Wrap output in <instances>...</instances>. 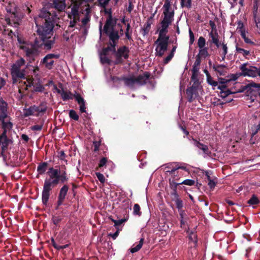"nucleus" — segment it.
Segmentation results:
<instances>
[{
    "instance_id": "1",
    "label": "nucleus",
    "mask_w": 260,
    "mask_h": 260,
    "mask_svg": "<svg viewBox=\"0 0 260 260\" xmlns=\"http://www.w3.org/2000/svg\"><path fill=\"white\" fill-rule=\"evenodd\" d=\"M58 19L59 18L55 11L40 12L39 18L36 22L38 37L35 39L38 41L40 50L43 49L49 51L53 48L56 39L55 36L53 37V29Z\"/></svg>"
},
{
    "instance_id": "2",
    "label": "nucleus",
    "mask_w": 260,
    "mask_h": 260,
    "mask_svg": "<svg viewBox=\"0 0 260 260\" xmlns=\"http://www.w3.org/2000/svg\"><path fill=\"white\" fill-rule=\"evenodd\" d=\"M58 173L60 170L53 167L50 168L47 172L49 178L45 180L42 193V201L44 205L47 204L51 190L60 182Z\"/></svg>"
},
{
    "instance_id": "3",
    "label": "nucleus",
    "mask_w": 260,
    "mask_h": 260,
    "mask_svg": "<svg viewBox=\"0 0 260 260\" xmlns=\"http://www.w3.org/2000/svg\"><path fill=\"white\" fill-rule=\"evenodd\" d=\"M17 41L20 44L19 48L25 52V56L29 62L34 61L36 57L38 56L41 52L38 47V41L35 40L33 43L28 42L19 36H17Z\"/></svg>"
},
{
    "instance_id": "4",
    "label": "nucleus",
    "mask_w": 260,
    "mask_h": 260,
    "mask_svg": "<svg viewBox=\"0 0 260 260\" xmlns=\"http://www.w3.org/2000/svg\"><path fill=\"white\" fill-rule=\"evenodd\" d=\"M240 73H237L236 74H231L227 76L226 78H218L219 85L217 89L220 90V96L222 99H225L229 95L232 94L233 92L228 88V83L231 81H235L240 76L244 75V64L240 66Z\"/></svg>"
},
{
    "instance_id": "5",
    "label": "nucleus",
    "mask_w": 260,
    "mask_h": 260,
    "mask_svg": "<svg viewBox=\"0 0 260 260\" xmlns=\"http://www.w3.org/2000/svg\"><path fill=\"white\" fill-rule=\"evenodd\" d=\"M151 74L148 72H145L142 74L139 75L137 77L132 75L128 77L123 76L122 81L126 86L129 88H134L135 84L139 86L145 85L149 79Z\"/></svg>"
},
{
    "instance_id": "6",
    "label": "nucleus",
    "mask_w": 260,
    "mask_h": 260,
    "mask_svg": "<svg viewBox=\"0 0 260 260\" xmlns=\"http://www.w3.org/2000/svg\"><path fill=\"white\" fill-rule=\"evenodd\" d=\"M171 2H169L168 1L165 2V4L163 6V14L164 17L160 22V23H163L168 26L171 25L173 21L175 14L174 10H171Z\"/></svg>"
},
{
    "instance_id": "7",
    "label": "nucleus",
    "mask_w": 260,
    "mask_h": 260,
    "mask_svg": "<svg viewBox=\"0 0 260 260\" xmlns=\"http://www.w3.org/2000/svg\"><path fill=\"white\" fill-rule=\"evenodd\" d=\"M6 10L10 15V17L6 18V21L9 23L10 21L16 23L19 20L18 13V7L17 5L13 1H9L7 6L6 7Z\"/></svg>"
},
{
    "instance_id": "8",
    "label": "nucleus",
    "mask_w": 260,
    "mask_h": 260,
    "mask_svg": "<svg viewBox=\"0 0 260 260\" xmlns=\"http://www.w3.org/2000/svg\"><path fill=\"white\" fill-rule=\"evenodd\" d=\"M129 49L128 47L126 46H122L118 48L114 53L115 60L114 61V64H122L123 62V58L127 59L129 57Z\"/></svg>"
},
{
    "instance_id": "9",
    "label": "nucleus",
    "mask_w": 260,
    "mask_h": 260,
    "mask_svg": "<svg viewBox=\"0 0 260 260\" xmlns=\"http://www.w3.org/2000/svg\"><path fill=\"white\" fill-rule=\"evenodd\" d=\"M106 36L109 37L110 43L109 47H111V50L114 52H115L116 46L117 42L120 39V36L119 35V31L117 30L114 29H108L107 32H104Z\"/></svg>"
},
{
    "instance_id": "10",
    "label": "nucleus",
    "mask_w": 260,
    "mask_h": 260,
    "mask_svg": "<svg viewBox=\"0 0 260 260\" xmlns=\"http://www.w3.org/2000/svg\"><path fill=\"white\" fill-rule=\"evenodd\" d=\"M104 12L105 14H108V17L106 19L103 31L104 32H107L108 29H114V27L116 25L118 19L113 17L112 9L111 8H105Z\"/></svg>"
},
{
    "instance_id": "11",
    "label": "nucleus",
    "mask_w": 260,
    "mask_h": 260,
    "mask_svg": "<svg viewBox=\"0 0 260 260\" xmlns=\"http://www.w3.org/2000/svg\"><path fill=\"white\" fill-rule=\"evenodd\" d=\"M155 44H156L155 48L156 56L162 57L165 52L167 50L169 40H167L166 39L165 40H160L159 41L157 42V39L156 41H155Z\"/></svg>"
},
{
    "instance_id": "12",
    "label": "nucleus",
    "mask_w": 260,
    "mask_h": 260,
    "mask_svg": "<svg viewBox=\"0 0 260 260\" xmlns=\"http://www.w3.org/2000/svg\"><path fill=\"white\" fill-rule=\"evenodd\" d=\"M60 57L58 54L49 53L47 54L41 61V63L44 65L45 67L48 69L51 70L52 69L54 61L52 60L53 58L58 59Z\"/></svg>"
},
{
    "instance_id": "13",
    "label": "nucleus",
    "mask_w": 260,
    "mask_h": 260,
    "mask_svg": "<svg viewBox=\"0 0 260 260\" xmlns=\"http://www.w3.org/2000/svg\"><path fill=\"white\" fill-rule=\"evenodd\" d=\"M247 76L251 77H255L257 76L260 77V70L253 66H248L245 63V76Z\"/></svg>"
},
{
    "instance_id": "14",
    "label": "nucleus",
    "mask_w": 260,
    "mask_h": 260,
    "mask_svg": "<svg viewBox=\"0 0 260 260\" xmlns=\"http://www.w3.org/2000/svg\"><path fill=\"white\" fill-rule=\"evenodd\" d=\"M198 88L191 86L186 89L187 99L188 102L191 103L198 95Z\"/></svg>"
},
{
    "instance_id": "15",
    "label": "nucleus",
    "mask_w": 260,
    "mask_h": 260,
    "mask_svg": "<svg viewBox=\"0 0 260 260\" xmlns=\"http://www.w3.org/2000/svg\"><path fill=\"white\" fill-rule=\"evenodd\" d=\"M11 142L6 134V132H3L2 134L0 135V145H2V153L4 152L7 150L8 146Z\"/></svg>"
},
{
    "instance_id": "16",
    "label": "nucleus",
    "mask_w": 260,
    "mask_h": 260,
    "mask_svg": "<svg viewBox=\"0 0 260 260\" xmlns=\"http://www.w3.org/2000/svg\"><path fill=\"white\" fill-rule=\"evenodd\" d=\"M192 140L194 141V145L199 149L202 150L205 155L210 157L211 156L212 152L209 150L207 145L200 143L199 141H197L194 138H192Z\"/></svg>"
},
{
    "instance_id": "17",
    "label": "nucleus",
    "mask_w": 260,
    "mask_h": 260,
    "mask_svg": "<svg viewBox=\"0 0 260 260\" xmlns=\"http://www.w3.org/2000/svg\"><path fill=\"white\" fill-rule=\"evenodd\" d=\"M161 28L159 31L158 37L157 38V42L159 41L160 40H165L167 39V40H169V36L167 35L168 33V28L169 26L166 25L163 23H160Z\"/></svg>"
},
{
    "instance_id": "18",
    "label": "nucleus",
    "mask_w": 260,
    "mask_h": 260,
    "mask_svg": "<svg viewBox=\"0 0 260 260\" xmlns=\"http://www.w3.org/2000/svg\"><path fill=\"white\" fill-rule=\"evenodd\" d=\"M212 68L219 76H225L227 74L228 68L225 65L213 64Z\"/></svg>"
},
{
    "instance_id": "19",
    "label": "nucleus",
    "mask_w": 260,
    "mask_h": 260,
    "mask_svg": "<svg viewBox=\"0 0 260 260\" xmlns=\"http://www.w3.org/2000/svg\"><path fill=\"white\" fill-rule=\"evenodd\" d=\"M52 5L55 10L62 12L66 7L65 0H53Z\"/></svg>"
},
{
    "instance_id": "20",
    "label": "nucleus",
    "mask_w": 260,
    "mask_h": 260,
    "mask_svg": "<svg viewBox=\"0 0 260 260\" xmlns=\"http://www.w3.org/2000/svg\"><path fill=\"white\" fill-rule=\"evenodd\" d=\"M24 70H21L20 69L17 68H12L11 69V75L12 77L14 78H17L19 79H24L25 74Z\"/></svg>"
},
{
    "instance_id": "21",
    "label": "nucleus",
    "mask_w": 260,
    "mask_h": 260,
    "mask_svg": "<svg viewBox=\"0 0 260 260\" xmlns=\"http://www.w3.org/2000/svg\"><path fill=\"white\" fill-rule=\"evenodd\" d=\"M75 99L77 102L78 104L80 105V111L81 113L86 112V106H85V102L81 96V95L77 93V95L75 96Z\"/></svg>"
},
{
    "instance_id": "22",
    "label": "nucleus",
    "mask_w": 260,
    "mask_h": 260,
    "mask_svg": "<svg viewBox=\"0 0 260 260\" xmlns=\"http://www.w3.org/2000/svg\"><path fill=\"white\" fill-rule=\"evenodd\" d=\"M48 167V163L47 162H42L39 164L37 171L38 173V174L37 176V178H39V175L44 174L46 171Z\"/></svg>"
},
{
    "instance_id": "23",
    "label": "nucleus",
    "mask_w": 260,
    "mask_h": 260,
    "mask_svg": "<svg viewBox=\"0 0 260 260\" xmlns=\"http://www.w3.org/2000/svg\"><path fill=\"white\" fill-rule=\"evenodd\" d=\"M210 36L212 39L211 43L215 44L217 48H219L221 46V44L219 40V36L217 32H215L214 34L211 31L210 33Z\"/></svg>"
},
{
    "instance_id": "24",
    "label": "nucleus",
    "mask_w": 260,
    "mask_h": 260,
    "mask_svg": "<svg viewBox=\"0 0 260 260\" xmlns=\"http://www.w3.org/2000/svg\"><path fill=\"white\" fill-rule=\"evenodd\" d=\"M37 106L34 105L29 107L28 108L23 109V115L25 117L29 116L34 115L35 112H37Z\"/></svg>"
},
{
    "instance_id": "25",
    "label": "nucleus",
    "mask_w": 260,
    "mask_h": 260,
    "mask_svg": "<svg viewBox=\"0 0 260 260\" xmlns=\"http://www.w3.org/2000/svg\"><path fill=\"white\" fill-rule=\"evenodd\" d=\"M186 214L183 210H180L179 212V220L180 221V227L184 228L185 225L187 224V221L188 218L185 217Z\"/></svg>"
},
{
    "instance_id": "26",
    "label": "nucleus",
    "mask_w": 260,
    "mask_h": 260,
    "mask_svg": "<svg viewBox=\"0 0 260 260\" xmlns=\"http://www.w3.org/2000/svg\"><path fill=\"white\" fill-rule=\"evenodd\" d=\"M85 11L86 12L85 17L82 20V23L84 26L89 22L90 19V13L91 12V10L89 5H88V7L85 9Z\"/></svg>"
},
{
    "instance_id": "27",
    "label": "nucleus",
    "mask_w": 260,
    "mask_h": 260,
    "mask_svg": "<svg viewBox=\"0 0 260 260\" xmlns=\"http://www.w3.org/2000/svg\"><path fill=\"white\" fill-rule=\"evenodd\" d=\"M69 189V185L67 184H64L60 189L58 196L65 199L68 192Z\"/></svg>"
},
{
    "instance_id": "28",
    "label": "nucleus",
    "mask_w": 260,
    "mask_h": 260,
    "mask_svg": "<svg viewBox=\"0 0 260 260\" xmlns=\"http://www.w3.org/2000/svg\"><path fill=\"white\" fill-rule=\"evenodd\" d=\"M178 178H175V177L173 179H169V184L172 190L177 189V187L179 185L181 184V182H179Z\"/></svg>"
},
{
    "instance_id": "29",
    "label": "nucleus",
    "mask_w": 260,
    "mask_h": 260,
    "mask_svg": "<svg viewBox=\"0 0 260 260\" xmlns=\"http://www.w3.org/2000/svg\"><path fill=\"white\" fill-rule=\"evenodd\" d=\"M62 92V95L61 96V99L63 101H67L70 100H72L73 98H75V96L77 94H73L71 91H66Z\"/></svg>"
},
{
    "instance_id": "30",
    "label": "nucleus",
    "mask_w": 260,
    "mask_h": 260,
    "mask_svg": "<svg viewBox=\"0 0 260 260\" xmlns=\"http://www.w3.org/2000/svg\"><path fill=\"white\" fill-rule=\"evenodd\" d=\"M187 233H188V239L189 242L194 243V244H197L198 243L197 235L196 233L193 231L189 232V228L187 231Z\"/></svg>"
},
{
    "instance_id": "31",
    "label": "nucleus",
    "mask_w": 260,
    "mask_h": 260,
    "mask_svg": "<svg viewBox=\"0 0 260 260\" xmlns=\"http://www.w3.org/2000/svg\"><path fill=\"white\" fill-rule=\"evenodd\" d=\"M144 239L143 238H141L139 242V244L136 246L132 247L130 249V251L133 253L138 251L142 248L144 243Z\"/></svg>"
},
{
    "instance_id": "32",
    "label": "nucleus",
    "mask_w": 260,
    "mask_h": 260,
    "mask_svg": "<svg viewBox=\"0 0 260 260\" xmlns=\"http://www.w3.org/2000/svg\"><path fill=\"white\" fill-rule=\"evenodd\" d=\"M2 128L3 129V132H6V134L7 133V130L11 129L13 127V123L12 122L9 121H3L2 122Z\"/></svg>"
},
{
    "instance_id": "33",
    "label": "nucleus",
    "mask_w": 260,
    "mask_h": 260,
    "mask_svg": "<svg viewBox=\"0 0 260 260\" xmlns=\"http://www.w3.org/2000/svg\"><path fill=\"white\" fill-rule=\"evenodd\" d=\"M128 215H126V217H124L123 218H122L119 220H115L113 219H111V221L114 223V226L117 229H118L117 228L118 226L121 225L123 223L125 222L128 220Z\"/></svg>"
},
{
    "instance_id": "34",
    "label": "nucleus",
    "mask_w": 260,
    "mask_h": 260,
    "mask_svg": "<svg viewBox=\"0 0 260 260\" xmlns=\"http://www.w3.org/2000/svg\"><path fill=\"white\" fill-rule=\"evenodd\" d=\"M236 31L240 34L242 38L244 39V23L241 21L238 22Z\"/></svg>"
},
{
    "instance_id": "35",
    "label": "nucleus",
    "mask_w": 260,
    "mask_h": 260,
    "mask_svg": "<svg viewBox=\"0 0 260 260\" xmlns=\"http://www.w3.org/2000/svg\"><path fill=\"white\" fill-rule=\"evenodd\" d=\"M44 122H45V120L44 119H42L40 122V124H36V125H34L33 126H32L31 127V129L33 131H40L42 130V128H43V126L44 124Z\"/></svg>"
},
{
    "instance_id": "36",
    "label": "nucleus",
    "mask_w": 260,
    "mask_h": 260,
    "mask_svg": "<svg viewBox=\"0 0 260 260\" xmlns=\"http://www.w3.org/2000/svg\"><path fill=\"white\" fill-rule=\"evenodd\" d=\"M198 76V75L192 74L191 77V80L193 82V84L192 86H194V87L199 88L200 82Z\"/></svg>"
},
{
    "instance_id": "37",
    "label": "nucleus",
    "mask_w": 260,
    "mask_h": 260,
    "mask_svg": "<svg viewBox=\"0 0 260 260\" xmlns=\"http://www.w3.org/2000/svg\"><path fill=\"white\" fill-rule=\"evenodd\" d=\"M72 17H80L78 10L71 8V11L68 13V17L72 19Z\"/></svg>"
},
{
    "instance_id": "38",
    "label": "nucleus",
    "mask_w": 260,
    "mask_h": 260,
    "mask_svg": "<svg viewBox=\"0 0 260 260\" xmlns=\"http://www.w3.org/2000/svg\"><path fill=\"white\" fill-rule=\"evenodd\" d=\"M26 81L27 83L26 82L23 83L25 85V87L24 88L25 90H28L29 87L34 85V78L32 77L27 78Z\"/></svg>"
},
{
    "instance_id": "39",
    "label": "nucleus",
    "mask_w": 260,
    "mask_h": 260,
    "mask_svg": "<svg viewBox=\"0 0 260 260\" xmlns=\"http://www.w3.org/2000/svg\"><path fill=\"white\" fill-rule=\"evenodd\" d=\"M133 214L135 215L140 216L142 215L141 208L139 204H135L133 207Z\"/></svg>"
},
{
    "instance_id": "40",
    "label": "nucleus",
    "mask_w": 260,
    "mask_h": 260,
    "mask_svg": "<svg viewBox=\"0 0 260 260\" xmlns=\"http://www.w3.org/2000/svg\"><path fill=\"white\" fill-rule=\"evenodd\" d=\"M25 60L23 58H21L20 59L17 60L15 63L13 64L12 68H17L18 69H20L21 67L25 64Z\"/></svg>"
},
{
    "instance_id": "41",
    "label": "nucleus",
    "mask_w": 260,
    "mask_h": 260,
    "mask_svg": "<svg viewBox=\"0 0 260 260\" xmlns=\"http://www.w3.org/2000/svg\"><path fill=\"white\" fill-rule=\"evenodd\" d=\"M69 117L71 119H73L75 121H78L79 119V115L74 110H71L69 111Z\"/></svg>"
},
{
    "instance_id": "42",
    "label": "nucleus",
    "mask_w": 260,
    "mask_h": 260,
    "mask_svg": "<svg viewBox=\"0 0 260 260\" xmlns=\"http://www.w3.org/2000/svg\"><path fill=\"white\" fill-rule=\"evenodd\" d=\"M8 104L3 99L0 100V113L4 111H7Z\"/></svg>"
},
{
    "instance_id": "43",
    "label": "nucleus",
    "mask_w": 260,
    "mask_h": 260,
    "mask_svg": "<svg viewBox=\"0 0 260 260\" xmlns=\"http://www.w3.org/2000/svg\"><path fill=\"white\" fill-rule=\"evenodd\" d=\"M80 21V17H72V19L70 21L69 27L73 28L76 24Z\"/></svg>"
},
{
    "instance_id": "44",
    "label": "nucleus",
    "mask_w": 260,
    "mask_h": 260,
    "mask_svg": "<svg viewBox=\"0 0 260 260\" xmlns=\"http://www.w3.org/2000/svg\"><path fill=\"white\" fill-rule=\"evenodd\" d=\"M52 221L54 224L57 225L62 220V218L59 215H53L51 218Z\"/></svg>"
},
{
    "instance_id": "45",
    "label": "nucleus",
    "mask_w": 260,
    "mask_h": 260,
    "mask_svg": "<svg viewBox=\"0 0 260 260\" xmlns=\"http://www.w3.org/2000/svg\"><path fill=\"white\" fill-rule=\"evenodd\" d=\"M249 205H254L259 203V200L255 195H253L250 200L247 201Z\"/></svg>"
},
{
    "instance_id": "46",
    "label": "nucleus",
    "mask_w": 260,
    "mask_h": 260,
    "mask_svg": "<svg viewBox=\"0 0 260 260\" xmlns=\"http://www.w3.org/2000/svg\"><path fill=\"white\" fill-rule=\"evenodd\" d=\"M206 44V40L203 37H200L198 41V46L200 49L204 48Z\"/></svg>"
},
{
    "instance_id": "47",
    "label": "nucleus",
    "mask_w": 260,
    "mask_h": 260,
    "mask_svg": "<svg viewBox=\"0 0 260 260\" xmlns=\"http://www.w3.org/2000/svg\"><path fill=\"white\" fill-rule=\"evenodd\" d=\"M100 59H101V62L103 64H110L111 63V60L109 58L106 57V56L102 55L101 54H100Z\"/></svg>"
},
{
    "instance_id": "48",
    "label": "nucleus",
    "mask_w": 260,
    "mask_h": 260,
    "mask_svg": "<svg viewBox=\"0 0 260 260\" xmlns=\"http://www.w3.org/2000/svg\"><path fill=\"white\" fill-rule=\"evenodd\" d=\"M173 200L175 201L176 207L178 209L179 212H180V210H182V208L183 207L182 201L181 199H180L179 198L176 199H175Z\"/></svg>"
},
{
    "instance_id": "49",
    "label": "nucleus",
    "mask_w": 260,
    "mask_h": 260,
    "mask_svg": "<svg viewBox=\"0 0 260 260\" xmlns=\"http://www.w3.org/2000/svg\"><path fill=\"white\" fill-rule=\"evenodd\" d=\"M197 55H199V56H205L206 57L209 55L207 48H203L202 49H200L199 51V53Z\"/></svg>"
},
{
    "instance_id": "50",
    "label": "nucleus",
    "mask_w": 260,
    "mask_h": 260,
    "mask_svg": "<svg viewBox=\"0 0 260 260\" xmlns=\"http://www.w3.org/2000/svg\"><path fill=\"white\" fill-rule=\"evenodd\" d=\"M178 170L176 169V167L173 168L171 170L167 171V172L169 173L170 175H171L173 179L174 177H175V178H177L176 177H177V174L178 172L177 171Z\"/></svg>"
},
{
    "instance_id": "51",
    "label": "nucleus",
    "mask_w": 260,
    "mask_h": 260,
    "mask_svg": "<svg viewBox=\"0 0 260 260\" xmlns=\"http://www.w3.org/2000/svg\"><path fill=\"white\" fill-rule=\"evenodd\" d=\"M108 161V159L107 157H102L99 161L98 164V167L99 168H102V167L106 166V165Z\"/></svg>"
},
{
    "instance_id": "52",
    "label": "nucleus",
    "mask_w": 260,
    "mask_h": 260,
    "mask_svg": "<svg viewBox=\"0 0 260 260\" xmlns=\"http://www.w3.org/2000/svg\"><path fill=\"white\" fill-rule=\"evenodd\" d=\"M181 184H185L188 186L193 185L195 183V181L191 179H186L183 181L181 182Z\"/></svg>"
},
{
    "instance_id": "53",
    "label": "nucleus",
    "mask_w": 260,
    "mask_h": 260,
    "mask_svg": "<svg viewBox=\"0 0 260 260\" xmlns=\"http://www.w3.org/2000/svg\"><path fill=\"white\" fill-rule=\"evenodd\" d=\"M71 1L73 4L72 8L79 10L81 3H79L77 0H71Z\"/></svg>"
},
{
    "instance_id": "54",
    "label": "nucleus",
    "mask_w": 260,
    "mask_h": 260,
    "mask_svg": "<svg viewBox=\"0 0 260 260\" xmlns=\"http://www.w3.org/2000/svg\"><path fill=\"white\" fill-rule=\"evenodd\" d=\"M189 45L193 44L194 41V36L190 28L189 29Z\"/></svg>"
},
{
    "instance_id": "55",
    "label": "nucleus",
    "mask_w": 260,
    "mask_h": 260,
    "mask_svg": "<svg viewBox=\"0 0 260 260\" xmlns=\"http://www.w3.org/2000/svg\"><path fill=\"white\" fill-rule=\"evenodd\" d=\"M8 117L9 116L7 114V111H4L0 113V121L2 122H3V121H5V119Z\"/></svg>"
},
{
    "instance_id": "56",
    "label": "nucleus",
    "mask_w": 260,
    "mask_h": 260,
    "mask_svg": "<svg viewBox=\"0 0 260 260\" xmlns=\"http://www.w3.org/2000/svg\"><path fill=\"white\" fill-rule=\"evenodd\" d=\"M257 9V6H254V13H253V14H254V20H255V22L256 25L257 27H260V19H257L256 17L255 12L256 11Z\"/></svg>"
},
{
    "instance_id": "57",
    "label": "nucleus",
    "mask_w": 260,
    "mask_h": 260,
    "mask_svg": "<svg viewBox=\"0 0 260 260\" xmlns=\"http://www.w3.org/2000/svg\"><path fill=\"white\" fill-rule=\"evenodd\" d=\"M174 56V55L172 54V53H170V54L166 58H164L163 61L164 63L165 64L168 63L169 62L171 61L173 58Z\"/></svg>"
},
{
    "instance_id": "58",
    "label": "nucleus",
    "mask_w": 260,
    "mask_h": 260,
    "mask_svg": "<svg viewBox=\"0 0 260 260\" xmlns=\"http://www.w3.org/2000/svg\"><path fill=\"white\" fill-rule=\"evenodd\" d=\"M111 49V47H109L108 46L103 48L101 53V55L106 56L109 51H112Z\"/></svg>"
},
{
    "instance_id": "59",
    "label": "nucleus",
    "mask_w": 260,
    "mask_h": 260,
    "mask_svg": "<svg viewBox=\"0 0 260 260\" xmlns=\"http://www.w3.org/2000/svg\"><path fill=\"white\" fill-rule=\"evenodd\" d=\"M101 145L100 141H94L93 142V146L94 147L93 151L96 152L99 150V147Z\"/></svg>"
},
{
    "instance_id": "60",
    "label": "nucleus",
    "mask_w": 260,
    "mask_h": 260,
    "mask_svg": "<svg viewBox=\"0 0 260 260\" xmlns=\"http://www.w3.org/2000/svg\"><path fill=\"white\" fill-rule=\"evenodd\" d=\"M34 88V90L36 92H42L44 89V86L40 84H37Z\"/></svg>"
},
{
    "instance_id": "61",
    "label": "nucleus",
    "mask_w": 260,
    "mask_h": 260,
    "mask_svg": "<svg viewBox=\"0 0 260 260\" xmlns=\"http://www.w3.org/2000/svg\"><path fill=\"white\" fill-rule=\"evenodd\" d=\"M96 176L99 180L102 183H104L105 181V178L104 176L101 173H96Z\"/></svg>"
},
{
    "instance_id": "62",
    "label": "nucleus",
    "mask_w": 260,
    "mask_h": 260,
    "mask_svg": "<svg viewBox=\"0 0 260 260\" xmlns=\"http://www.w3.org/2000/svg\"><path fill=\"white\" fill-rule=\"evenodd\" d=\"M150 29V24L149 22H147L146 24L144 25V27L143 28V31L144 32V35L147 34Z\"/></svg>"
},
{
    "instance_id": "63",
    "label": "nucleus",
    "mask_w": 260,
    "mask_h": 260,
    "mask_svg": "<svg viewBox=\"0 0 260 260\" xmlns=\"http://www.w3.org/2000/svg\"><path fill=\"white\" fill-rule=\"evenodd\" d=\"M184 5L183 6H181V7L184 8L186 7L188 9H190L191 8V0H185L184 1Z\"/></svg>"
},
{
    "instance_id": "64",
    "label": "nucleus",
    "mask_w": 260,
    "mask_h": 260,
    "mask_svg": "<svg viewBox=\"0 0 260 260\" xmlns=\"http://www.w3.org/2000/svg\"><path fill=\"white\" fill-rule=\"evenodd\" d=\"M58 178L59 181L62 183H63L67 181L69 179L68 176H60V173H58Z\"/></svg>"
}]
</instances>
